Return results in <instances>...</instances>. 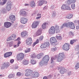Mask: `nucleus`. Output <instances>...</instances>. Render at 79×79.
Here are the masks:
<instances>
[{"label": "nucleus", "mask_w": 79, "mask_h": 79, "mask_svg": "<svg viewBox=\"0 0 79 79\" xmlns=\"http://www.w3.org/2000/svg\"><path fill=\"white\" fill-rule=\"evenodd\" d=\"M55 33V28L54 27H52L49 30V34L53 35Z\"/></svg>", "instance_id": "nucleus-6"}, {"label": "nucleus", "mask_w": 79, "mask_h": 79, "mask_svg": "<svg viewBox=\"0 0 79 79\" xmlns=\"http://www.w3.org/2000/svg\"><path fill=\"white\" fill-rule=\"evenodd\" d=\"M39 6H41V5H42L44 4V3H45V4H46L47 3V2L45 0H40L39 2Z\"/></svg>", "instance_id": "nucleus-13"}, {"label": "nucleus", "mask_w": 79, "mask_h": 79, "mask_svg": "<svg viewBox=\"0 0 79 79\" xmlns=\"http://www.w3.org/2000/svg\"><path fill=\"white\" fill-rule=\"evenodd\" d=\"M46 63L44 60H42L39 62V66L40 67L43 66H44L45 64H46Z\"/></svg>", "instance_id": "nucleus-11"}, {"label": "nucleus", "mask_w": 79, "mask_h": 79, "mask_svg": "<svg viewBox=\"0 0 79 79\" xmlns=\"http://www.w3.org/2000/svg\"><path fill=\"white\" fill-rule=\"evenodd\" d=\"M44 44L46 48V47H48L49 45V43H48V42H47L45 43Z\"/></svg>", "instance_id": "nucleus-40"}, {"label": "nucleus", "mask_w": 79, "mask_h": 79, "mask_svg": "<svg viewBox=\"0 0 79 79\" xmlns=\"http://www.w3.org/2000/svg\"><path fill=\"white\" fill-rule=\"evenodd\" d=\"M20 22L22 24H26L27 22V19L24 17H21L20 18Z\"/></svg>", "instance_id": "nucleus-9"}, {"label": "nucleus", "mask_w": 79, "mask_h": 79, "mask_svg": "<svg viewBox=\"0 0 79 79\" xmlns=\"http://www.w3.org/2000/svg\"><path fill=\"white\" fill-rule=\"evenodd\" d=\"M10 63H13L14 62V60L13 59L11 60L10 61Z\"/></svg>", "instance_id": "nucleus-62"}, {"label": "nucleus", "mask_w": 79, "mask_h": 79, "mask_svg": "<svg viewBox=\"0 0 79 79\" xmlns=\"http://www.w3.org/2000/svg\"><path fill=\"white\" fill-rule=\"evenodd\" d=\"M47 24H48V23H44L42 26V28H43V29H45Z\"/></svg>", "instance_id": "nucleus-30"}, {"label": "nucleus", "mask_w": 79, "mask_h": 79, "mask_svg": "<svg viewBox=\"0 0 79 79\" xmlns=\"http://www.w3.org/2000/svg\"><path fill=\"white\" fill-rule=\"evenodd\" d=\"M13 40L12 39V37H11L8 38L7 40V41H9V40Z\"/></svg>", "instance_id": "nucleus-57"}, {"label": "nucleus", "mask_w": 79, "mask_h": 79, "mask_svg": "<svg viewBox=\"0 0 79 79\" xmlns=\"http://www.w3.org/2000/svg\"><path fill=\"white\" fill-rule=\"evenodd\" d=\"M56 11H54L52 12V16L53 17V18H55V16H56Z\"/></svg>", "instance_id": "nucleus-34"}, {"label": "nucleus", "mask_w": 79, "mask_h": 79, "mask_svg": "<svg viewBox=\"0 0 79 79\" xmlns=\"http://www.w3.org/2000/svg\"><path fill=\"white\" fill-rule=\"evenodd\" d=\"M14 76L15 75H14V74H10L9 75L8 77H9V78H12L13 77H14Z\"/></svg>", "instance_id": "nucleus-43"}, {"label": "nucleus", "mask_w": 79, "mask_h": 79, "mask_svg": "<svg viewBox=\"0 0 79 79\" xmlns=\"http://www.w3.org/2000/svg\"><path fill=\"white\" fill-rule=\"evenodd\" d=\"M27 33L26 31H23L21 33V35L23 37H25L27 35Z\"/></svg>", "instance_id": "nucleus-25"}, {"label": "nucleus", "mask_w": 79, "mask_h": 79, "mask_svg": "<svg viewBox=\"0 0 79 79\" xmlns=\"http://www.w3.org/2000/svg\"><path fill=\"white\" fill-rule=\"evenodd\" d=\"M2 12L4 13H5V12H6V9L5 8H2Z\"/></svg>", "instance_id": "nucleus-42"}, {"label": "nucleus", "mask_w": 79, "mask_h": 79, "mask_svg": "<svg viewBox=\"0 0 79 79\" xmlns=\"http://www.w3.org/2000/svg\"><path fill=\"white\" fill-rule=\"evenodd\" d=\"M35 34L36 35H37V36H39V35H40L42 34V30L40 29H38Z\"/></svg>", "instance_id": "nucleus-22"}, {"label": "nucleus", "mask_w": 79, "mask_h": 79, "mask_svg": "<svg viewBox=\"0 0 79 79\" xmlns=\"http://www.w3.org/2000/svg\"><path fill=\"white\" fill-rule=\"evenodd\" d=\"M67 10H71V8L69 6H67Z\"/></svg>", "instance_id": "nucleus-61"}, {"label": "nucleus", "mask_w": 79, "mask_h": 79, "mask_svg": "<svg viewBox=\"0 0 79 79\" xmlns=\"http://www.w3.org/2000/svg\"><path fill=\"white\" fill-rule=\"evenodd\" d=\"M71 7L72 9H74L75 8V4H73L71 5Z\"/></svg>", "instance_id": "nucleus-53"}, {"label": "nucleus", "mask_w": 79, "mask_h": 79, "mask_svg": "<svg viewBox=\"0 0 79 79\" xmlns=\"http://www.w3.org/2000/svg\"><path fill=\"white\" fill-rule=\"evenodd\" d=\"M30 5L31 7H34L35 5V3L34 2V1H32L30 3Z\"/></svg>", "instance_id": "nucleus-26"}, {"label": "nucleus", "mask_w": 79, "mask_h": 79, "mask_svg": "<svg viewBox=\"0 0 79 79\" xmlns=\"http://www.w3.org/2000/svg\"><path fill=\"white\" fill-rule=\"evenodd\" d=\"M18 56L20 57H22V58H24V54L23 53H21L18 54Z\"/></svg>", "instance_id": "nucleus-33"}, {"label": "nucleus", "mask_w": 79, "mask_h": 79, "mask_svg": "<svg viewBox=\"0 0 79 79\" xmlns=\"http://www.w3.org/2000/svg\"><path fill=\"white\" fill-rule=\"evenodd\" d=\"M69 44L65 43L63 46V49L65 51H68L69 50Z\"/></svg>", "instance_id": "nucleus-4"}, {"label": "nucleus", "mask_w": 79, "mask_h": 79, "mask_svg": "<svg viewBox=\"0 0 79 79\" xmlns=\"http://www.w3.org/2000/svg\"><path fill=\"white\" fill-rule=\"evenodd\" d=\"M9 18L11 21H15L16 19H15V16L13 15H11L9 16Z\"/></svg>", "instance_id": "nucleus-21"}, {"label": "nucleus", "mask_w": 79, "mask_h": 79, "mask_svg": "<svg viewBox=\"0 0 79 79\" xmlns=\"http://www.w3.org/2000/svg\"><path fill=\"white\" fill-rule=\"evenodd\" d=\"M68 76H70L72 75V72L71 71L69 72L68 73Z\"/></svg>", "instance_id": "nucleus-52"}, {"label": "nucleus", "mask_w": 79, "mask_h": 79, "mask_svg": "<svg viewBox=\"0 0 79 79\" xmlns=\"http://www.w3.org/2000/svg\"><path fill=\"white\" fill-rule=\"evenodd\" d=\"M43 55H44V53H40L39 54L37 55L36 56L37 58V59H40V58H41L42 56Z\"/></svg>", "instance_id": "nucleus-24"}, {"label": "nucleus", "mask_w": 79, "mask_h": 79, "mask_svg": "<svg viewBox=\"0 0 79 79\" xmlns=\"http://www.w3.org/2000/svg\"><path fill=\"white\" fill-rule=\"evenodd\" d=\"M12 55V52H7L5 53L4 54V56L5 58H7L8 57H9L10 56H11Z\"/></svg>", "instance_id": "nucleus-18"}, {"label": "nucleus", "mask_w": 79, "mask_h": 79, "mask_svg": "<svg viewBox=\"0 0 79 79\" xmlns=\"http://www.w3.org/2000/svg\"><path fill=\"white\" fill-rule=\"evenodd\" d=\"M71 3H75L76 2V0H71Z\"/></svg>", "instance_id": "nucleus-59"}, {"label": "nucleus", "mask_w": 79, "mask_h": 79, "mask_svg": "<svg viewBox=\"0 0 79 79\" xmlns=\"http://www.w3.org/2000/svg\"><path fill=\"white\" fill-rule=\"evenodd\" d=\"M11 37H12V39H13V40H14V39H15L16 38V35L15 34H13L12 35Z\"/></svg>", "instance_id": "nucleus-39"}, {"label": "nucleus", "mask_w": 79, "mask_h": 79, "mask_svg": "<svg viewBox=\"0 0 79 79\" xmlns=\"http://www.w3.org/2000/svg\"><path fill=\"white\" fill-rule=\"evenodd\" d=\"M37 63V61L36 60H31V64H35Z\"/></svg>", "instance_id": "nucleus-32"}, {"label": "nucleus", "mask_w": 79, "mask_h": 79, "mask_svg": "<svg viewBox=\"0 0 79 79\" xmlns=\"http://www.w3.org/2000/svg\"><path fill=\"white\" fill-rule=\"evenodd\" d=\"M11 8V2L8 1L7 2V5L6 7V9L8 11H10Z\"/></svg>", "instance_id": "nucleus-8"}, {"label": "nucleus", "mask_w": 79, "mask_h": 79, "mask_svg": "<svg viewBox=\"0 0 79 79\" xmlns=\"http://www.w3.org/2000/svg\"><path fill=\"white\" fill-rule=\"evenodd\" d=\"M60 69V74H63L64 73V72L66 71V70L65 69H64V68L63 67H59Z\"/></svg>", "instance_id": "nucleus-15"}, {"label": "nucleus", "mask_w": 79, "mask_h": 79, "mask_svg": "<svg viewBox=\"0 0 79 79\" xmlns=\"http://www.w3.org/2000/svg\"><path fill=\"white\" fill-rule=\"evenodd\" d=\"M76 51H79V45H77L76 46L75 48Z\"/></svg>", "instance_id": "nucleus-44"}, {"label": "nucleus", "mask_w": 79, "mask_h": 79, "mask_svg": "<svg viewBox=\"0 0 79 79\" xmlns=\"http://www.w3.org/2000/svg\"><path fill=\"white\" fill-rule=\"evenodd\" d=\"M64 58V54L63 53H60L57 58V60L58 62H60L62 61Z\"/></svg>", "instance_id": "nucleus-2"}, {"label": "nucleus", "mask_w": 79, "mask_h": 79, "mask_svg": "<svg viewBox=\"0 0 79 79\" xmlns=\"http://www.w3.org/2000/svg\"><path fill=\"white\" fill-rule=\"evenodd\" d=\"M36 55L35 54V53H34L33 54L31 55V58H35L36 57Z\"/></svg>", "instance_id": "nucleus-35"}, {"label": "nucleus", "mask_w": 79, "mask_h": 79, "mask_svg": "<svg viewBox=\"0 0 79 79\" xmlns=\"http://www.w3.org/2000/svg\"><path fill=\"white\" fill-rule=\"evenodd\" d=\"M29 60L24 59L22 63L24 64V65H27V64H29Z\"/></svg>", "instance_id": "nucleus-23"}, {"label": "nucleus", "mask_w": 79, "mask_h": 79, "mask_svg": "<svg viewBox=\"0 0 79 79\" xmlns=\"http://www.w3.org/2000/svg\"><path fill=\"white\" fill-rule=\"evenodd\" d=\"M77 40H73L70 41V44L71 45H73L74 43H75L76 42Z\"/></svg>", "instance_id": "nucleus-36"}, {"label": "nucleus", "mask_w": 79, "mask_h": 79, "mask_svg": "<svg viewBox=\"0 0 79 79\" xmlns=\"http://www.w3.org/2000/svg\"><path fill=\"white\" fill-rule=\"evenodd\" d=\"M71 0H68L67 1V4H68V5H71Z\"/></svg>", "instance_id": "nucleus-50"}, {"label": "nucleus", "mask_w": 79, "mask_h": 79, "mask_svg": "<svg viewBox=\"0 0 79 79\" xmlns=\"http://www.w3.org/2000/svg\"><path fill=\"white\" fill-rule=\"evenodd\" d=\"M16 40H17V41H18L17 45V46H18V47H19V45H20V44H21V41H20V38H19V37Z\"/></svg>", "instance_id": "nucleus-27"}, {"label": "nucleus", "mask_w": 79, "mask_h": 79, "mask_svg": "<svg viewBox=\"0 0 79 79\" xmlns=\"http://www.w3.org/2000/svg\"><path fill=\"white\" fill-rule=\"evenodd\" d=\"M69 27L70 29H73L75 28V26H74V23L72 22H68L67 23H65L63 24L62 26L61 27L60 29H63V27Z\"/></svg>", "instance_id": "nucleus-1"}, {"label": "nucleus", "mask_w": 79, "mask_h": 79, "mask_svg": "<svg viewBox=\"0 0 79 79\" xmlns=\"http://www.w3.org/2000/svg\"><path fill=\"white\" fill-rule=\"evenodd\" d=\"M41 48H46L44 44H42L40 46Z\"/></svg>", "instance_id": "nucleus-46"}, {"label": "nucleus", "mask_w": 79, "mask_h": 79, "mask_svg": "<svg viewBox=\"0 0 79 79\" xmlns=\"http://www.w3.org/2000/svg\"><path fill=\"white\" fill-rule=\"evenodd\" d=\"M32 38L31 37H29L27 38V40L26 44L30 46L31 44H32Z\"/></svg>", "instance_id": "nucleus-10"}, {"label": "nucleus", "mask_w": 79, "mask_h": 79, "mask_svg": "<svg viewBox=\"0 0 79 79\" xmlns=\"http://www.w3.org/2000/svg\"><path fill=\"white\" fill-rule=\"evenodd\" d=\"M56 50H57V48H56V47H54L52 48V51H53V52L56 51Z\"/></svg>", "instance_id": "nucleus-51"}, {"label": "nucleus", "mask_w": 79, "mask_h": 79, "mask_svg": "<svg viewBox=\"0 0 79 79\" xmlns=\"http://www.w3.org/2000/svg\"><path fill=\"white\" fill-rule=\"evenodd\" d=\"M39 39L40 41H42V40L44 39V36L43 35L39 37Z\"/></svg>", "instance_id": "nucleus-45"}, {"label": "nucleus", "mask_w": 79, "mask_h": 79, "mask_svg": "<svg viewBox=\"0 0 79 79\" xmlns=\"http://www.w3.org/2000/svg\"><path fill=\"white\" fill-rule=\"evenodd\" d=\"M31 51L30 49H27L25 51V53H27V52H29Z\"/></svg>", "instance_id": "nucleus-48"}, {"label": "nucleus", "mask_w": 79, "mask_h": 79, "mask_svg": "<svg viewBox=\"0 0 79 79\" xmlns=\"http://www.w3.org/2000/svg\"><path fill=\"white\" fill-rule=\"evenodd\" d=\"M55 60V59H54V58L53 57H52L51 58V63H54V60Z\"/></svg>", "instance_id": "nucleus-49"}, {"label": "nucleus", "mask_w": 79, "mask_h": 79, "mask_svg": "<svg viewBox=\"0 0 79 79\" xmlns=\"http://www.w3.org/2000/svg\"><path fill=\"white\" fill-rule=\"evenodd\" d=\"M52 76H53V75H52L50 74L48 76V78L49 79H50V78H52Z\"/></svg>", "instance_id": "nucleus-55"}, {"label": "nucleus", "mask_w": 79, "mask_h": 79, "mask_svg": "<svg viewBox=\"0 0 79 79\" xmlns=\"http://www.w3.org/2000/svg\"><path fill=\"white\" fill-rule=\"evenodd\" d=\"M67 6L66 4H63L61 7V8L62 10H67Z\"/></svg>", "instance_id": "nucleus-29"}, {"label": "nucleus", "mask_w": 79, "mask_h": 79, "mask_svg": "<svg viewBox=\"0 0 79 79\" xmlns=\"http://www.w3.org/2000/svg\"><path fill=\"white\" fill-rule=\"evenodd\" d=\"M38 24H39V22H38L36 21L34 22L32 25V28L33 29L36 28V27H37Z\"/></svg>", "instance_id": "nucleus-12"}, {"label": "nucleus", "mask_w": 79, "mask_h": 79, "mask_svg": "<svg viewBox=\"0 0 79 79\" xmlns=\"http://www.w3.org/2000/svg\"><path fill=\"white\" fill-rule=\"evenodd\" d=\"M10 66V63L8 62L5 63L1 66V69H4L5 68H7L8 67H9Z\"/></svg>", "instance_id": "nucleus-5"}, {"label": "nucleus", "mask_w": 79, "mask_h": 79, "mask_svg": "<svg viewBox=\"0 0 79 79\" xmlns=\"http://www.w3.org/2000/svg\"><path fill=\"white\" fill-rule=\"evenodd\" d=\"M73 14H69L67 15L66 17V18L68 19H71V18H72L73 16Z\"/></svg>", "instance_id": "nucleus-28"}, {"label": "nucleus", "mask_w": 79, "mask_h": 79, "mask_svg": "<svg viewBox=\"0 0 79 79\" xmlns=\"http://www.w3.org/2000/svg\"><path fill=\"white\" fill-rule=\"evenodd\" d=\"M39 73L37 72H35L33 74L32 73L31 77H39Z\"/></svg>", "instance_id": "nucleus-19"}, {"label": "nucleus", "mask_w": 79, "mask_h": 79, "mask_svg": "<svg viewBox=\"0 0 79 79\" xmlns=\"http://www.w3.org/2000/svg\"><path fill=\"white\" fill-rule=\"evenodd\" d=\"M56 30V33H60V27L56 25L55 26Z\"/></svg>", "instance_id": "nucleus-20"}, {"label": "nucleus", "mask_w": 79, "mask_h": 79, "mask_svg": "<svg viewBox=\"0 0 79 79\" xmlns=\"http://www.w3.org/2000/svg\"><path fill=\"white\" fill-rule=\"evenodd\" d=\"M55 7V6L53 5H52L51 6L50 8L52 9V10H53V9L54 8V7Z\"/></svg>", "instance_id": "nucleus-58"}, {"label": "nucleus", "mask_w": 79, "mask_h": 79, "mask_svg": "<svg viewBox=\"0 0 79 79\" xmlns=\"http://www.w3.org/2000/svg\"><path fill=\"white\" fill-rule=\"evenodd\" d=\"M17 58L18 59V60H22L23 58L22 57H20L19 56H17Z\"/></svg>", "instance_id": "nucleus-41"}, {"label": "nucleus", "mask_w": 79, "mask_h": 79, "mask_svg": "<svg viewBox=\"0 0 79 79\" xmlns=\"http://www.w3.org/2000/svg\"><path fill=\"white\" fill-rule=\"evenodd\" d=\"M44 60L45 61L46 63H48V61H49V60H50V58H49V56L48 55L45 56L43 57L42 59Z\"/></svg>", "instance_id": "nucleus-14"}, {"label": "nucleus", "mask_w": 79, "mask_h": 79, "mask_svg": "<svg viewBox=\"0 0 79 79\" xmlns=\"http://www.w3.org/2000/svg\"><path fill=\"white\" fill-rule=\"evenodd\" d=\"M2 2L1 3V5H5L6 2H7V0H2Z\"/></svg>", "instance_id": "nucleus-38"}, {"label": "nucleus", "mask_w": 79, "mask_h": 79, "mask_svg": "<svg viewBox=\"0 0 79 79\" xmlns=\"http://www.w3.org/2000/svg\"><path fill=\"white\" fill-rule=\"evenodd\" d=\"M19 14L21 16H26L27 13L25 11V10L23 9L20 11Z\"/></svg>", "instance_id": "nucleus-17"}, {"label": "nucleus", "mask_w": 79, "mask_h": 79, "mask_svg": "<svg viewBox=\"0 0 79 79\" xmlns=\"http://www.w3.org/2000/svg\"><path fill=\"white\" fill-rule=\"evenodd\" d=\"M56 38L58 40H62V37L60 36H59L58 35H56Z\"/></svg>", "instance_id": "nucleus-31"}, {"label": "nucleus", "mask_w": 79, "mask_h": 79, "mask_svg": "<svg viewBox=\"0 0 79 79\" xmlns=\"http://www.w3.org/2000/svg\"><path fill=\"white\" fill-rule=\"evenodd\" d=\"M50 42L52 45L55 44L57 42V40L55 37H52L50 39Z\"/></svg>", "instance_id": "nucleus-7"}, {"label": "nucleus", "mask_w": 79, "mask_h": 79, "mask_svg": "<svg viewBox=\"0 0 79 79\" xmlns=\"http://www.w3.org/2000/svg\"><path fill=\"white\" fill-rule=\"evenodd\" d=\"M69 35H70L71 37H73V33L72 32H70L69 33Z\"/></svg>", "instance_id": "nucleus-47"}, {"label": "nucleus", "mask_w": 79, "mask_h": 79, "mask_svg": "<svg viewBox=\"0 0 79 79\" xmlns=\"http://www.w3.org/2000/svg\"><path fill=\"white\" fill-rule=\"evenodd\" d=\"M12 24L10 23L7 22L4 23V26L6 28H9L10 27Z\"/></svg>", "instance_id": "nucleus-16"}, {"label": "nucleus", "mask_w": 79, "mask_h": 79, "mask_svg": "<svg viewBox=\"0 0 79 79\" xmlns=\"http://www.w3.org/2000/svg\"><path fill=\"white\" fill-rule=\"evenodd\" d=\"M13 46V43L12 42H10L9 44V47H11Z\"/></svg>", "instance_id": "nucleus-60"}, {"label": "nucleus", "mask_w": 79, "mask_h": 79, "mask_svg": "<svg viewBox=\"0 0 79 79\" xmlns=\"http://www.w3.org/2000/svg\"><path fill=\"white\" fill-rule=\"evenodd\" d=\"M17 75L18 76H21V73L20 72H18L17 73Z\"/></svg>", "instance_id": "nucleus-56"}, {"label": "nucleus", "mask_w": 79, "mask_h": 79, "mask_svg": "<svg viewBox=\"0 0 79 79\" xmlns=\"http://www.w3.org/2000/svg\"><path fill=\"white\" fill-rule=\"evenodd\" d=\"M33 71L30 69H27L25 70V76H32Z\"/></svg>", "instance_id": "nucleus-3"}, {"label": "nucleus", "mask_w": 79, "mask_h": 79, "mask_svg": "<svg viewBox=\"0 0 79 79\" xmlns=\"http://www.w3.org/2000/svg\"><path fill=\"white\" fill-rule=\"evenodd\" d=\"M43 79H47V77L46 76H45L43 77Z\"/></svg>", "instance_id": "nucleus-64"}, {"label": "nucleus", "mask_w": 79, "mask_h": 79, "mask_svg": "<svg viewBox=\"0 0 79 79\" xmlns=\"http://www.w3.org/2000/svg\"><path fill=\"white\" fill-rule=\"evenodd\" d=\"M48 7L47 6H45L43 8V10H44V11H46V10H47Z\"/></svg>", "instance_id": "nucleus-54"}, {"label": "nucleus", "mask_w": 79, "mask_h": 79, "mask_svg": "<svg viewBox=\"0 0 79 79\" xmlns=\"http://www.w3.org/2000/svg\"><path fill=\"white\" fill-rule=\"evenodd\" d=\"M5 77V75H0V77Z\"/></svg>", "instance_id": "nucleus-63"}, {"label": "nucleus", "mask_w": 79, "mask_h": 79, "mask_svg": "<svg viewBox=\"0 0 79 79\" xmlns=\"http://www.w3.org/2000/svg\"><path fill=\"white\" fill-rule=\"evenodd\" d=\"M76 69H77L79 68V62H78L77 63L75 66Z\"/></svg>", "instance_id": "nucleus-37"}]
</instances>
